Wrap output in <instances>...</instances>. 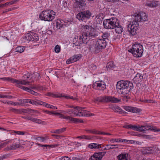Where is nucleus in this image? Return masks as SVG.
Listing matches in <instances>:
<instances>
[{"label": "nucleus", "instance_id": "dca6fc26", "mask_svg": "<svg viewBox=\"0 0 160 160\" xmlns=\"http://www.w3.org/2000/svg\"><path fill=\"white\" fill-rule=\"evenodd\" d=\"M123 108L125 110L132 112H139L141 111V109L136 107H133L129 106H123Z\"/></svg>", "mask_w": 160, "mask_h": 160}, {"label": "nucleus", "instance_id": "2eb2a0df", "mask_svg": "<svg viewBox=\"0 0 160 160\" xmlns=\"http://www.w3.org/2000/svg\"><path fill=\"white\" fill-rule=\"evenodd\" d=\"M80 107H74L73 108H74V110L68 109L67 110L66 112L62 111V113L64 114L67 113L73 116H75V113H76L77 114V113H79L78 110L79 109V108H80Z\"/></svg>", "mask_w": 160, "mask_h": 160}, {"label": "nucleus", "instance_id": "b1692460", "mask_svg": "<svg viewBox=\"0 0 160 160\" xmlns=\"http://www.w3.org/2000/svg\"><path fill=\"white\" fill-rule=\"evenodd\" d=\"M19 147L20 145L19 144H16L10 146H8L7 147L4 148V150L8 151L10 150H14L19 148Z\"/></svg>", "mask_w": 160, "mask_h": 160}, {"label": "nucleus", "instance_id": "69168bd1", "mask_svg": "<svg viewBox=\"0 0 160 160\" xmlns=\"http://www.w3.org/2000/svg\"><path fill=\"white\" fill-rule=\"evenodd\" d=\"M2 98H6L11 99L12 98V97L9 96L3 95Z\"/></svg>", "mask_w": 160, "mask_h": 160}, {"label": "nucleus", "instance_id": "f704fd0d", "mask_svg": "<svg viewBox=\"0 0 160 160\" xmlns=\"http://www.w3.org/2000/svg\"><path fill=\"white\" fill-rule=\"evenodd\" d=\"M111 109L115 112H118L120 109V108L118 106L113 104H111Z\"/></svg>", "mask_w": 160, "mask_h": 160}, {"label": "nucleus", "instance_id": "ddd939ff", "mask_svg": "<svg viewBox=\"0 0 160 160\" xmlns=\"http://www.w3.org/2000/svg\"><path fill=\"white\" fill-rule=\"evenodd\" d=\"M78 110L79 113H75V116H86L88 117L93 115V114H91L89 112L85 110L83 108L80 107Z\"/></svg>", "mask_w": 160, "mask_h": 160}, {"label": "nucleus", "instance_id": "de8ad7c7", "mask_svg": "<svg viewBox=\"0 0 160 160\" xmlns=\"http://www.w3.org/2000/svg\"><path fill=\"white\" fill-rule=\"evenodd\" d=\"M50 112L51 113L49 114V115H57V116H58V117L59 118H60V117H62V114H61V113H59L57 112H56L50 111Z\"/></svg>", "mask_w": 160, "mask_h": 160}, {"label": "nucleus", "instance_id": "37998d69", "mask_svg": "<svg viewBox=\"0 0 160 160\" xmlns=\"http://www.w3.org/2000/svg\"><path fill=\"white\" fill-rule=\"evenodd\" d=\"M139 126H137L135 125L130 124V129L133 130H136L137 131H139Z\"/></svg>", "mask_w": 160, "mask_h": 160}, {"label": "nucleus", "instance_id": "4468645a", "mask_svg": "<svg viewBox=\"0 0 160 160\" xmlns=\"http://www.w3.org/2000/svg\"><path fill=\"white\" fill-rule=\"evenodd\" d=\"M106 153V152L96 153L92 156L90 160H101L102 157Z\"/></svg>", "mask_w": 160, "mask_h": 160}, {"label": "nucleus", "instance_id": "a878e982", "mask_svg": "<svg viewBox=\"0 0 160 160\" xmlns=\"http://www.w3.org/2000/svg\"><path fill=\"white\" fill-rule=\"evenodd\" d=\"M104 15L103 13H99L96 16L95 20L98 23H100L104 18Z\"/></svg>", "mask_w": 160, "mask_h": 160}, {"label": "nucleus", "instance_id": "7ed1b4c3", "mask_svg": "<svg viewBox=\"0 0 160 160\" xmlns=\"http://www.w3.org/2000/svg\"><path fill=\"white\" fill-rule=\"evenodd\" d=\"M133 87V84L132 82L128 81L121 80L117 82L116 88L119 94L124 96V99L127 101L129 96L126 95L129 92Z\"/></svg>", "mask_w": 160, "mask_h": 160}, {"label": "nucleus", "instance_id": "bb28decb", "mask_svg": "<svg viewBox=\"0 0 160 160\" xmlns=\"http://www.w3.org/2000/svg\"><path fill=\"white\" fill-rule=\"evenodd\" d=\"M121 102V99L120 98H116L114 96H111V102L114 103H120Z\"/></svg>", "mask_w": 160, "mask_h": 160}, {"label": "nucleus", "instance_id": "f257e3e1", "mask_svg": "<svg viewBox=\"0 0 160 160\" xmlns=\"http://www.w3.org/2000/svg\"><path fill=\"white\" fill-rule=\"evenodd\" d=\"M84 32L83 33L82 37L75 36L73 39V43L78 48L80 49V46L83 43H87L86 40H89L94 38L97 35V31L96 29L91 26L85 25L82 27Z\"/></svg>", "mask_w": 160, "mask_h": 160}, {"label": "nucleus", "instance_id": "9d476101", "mask_svg": "<svg viewBox=\"0 0 160 160\" xmlns=\"http://www.w3.org/2000/svg\"><path fill=\"white\" fill-rule=\"evenodd\" d=\"M25 39L28 41L34 42H37L39 40V37L37 34L32 32L27 33L25 37Z\"/></svg>", "mask_w": 160, "mask_h": 160}, {"label": "nucleus", "instance_id": "e433bc0d", "mask_svg": "<svg viewBox=\"0 0 160 160\" xmlns=\"http://www.w3.org/2000/svg\"><path fill=\"white\" fill-rule=\"evenodd\" d=\"M63 20L64 22V23H63L64 27L69 26L71 24V22H72V20L68 18Z\"/></svg>", "mask_w": 160, "mask_h": 160}, {"label": "nucleus", "instance_id": "f03ea898", "mask_svg": "<svg viewBox=\"0 0 160 160\" xmlns=\"http://www.w3.org/2000/svg\"><path fill=\"white\" fill-rule=\"evenodd\" d=\"M133 16L134 20L130 23L127 27V29L132 35H135L139 26L138 22H144L148 20V17L146 14L141 12L138 13H135Z\"/></svg>", "mask_w": 160, "mask_h": 160}, {"label": "nucleus", "instance_id": "c03bdc74", "mask_svg": "<svg viewBox=\"0 0 160 160\" xmlns=\"http://www.w3.org/2000/svg\"><path fill=\"white\" fill-rule=\"evenodd\" d=\"M30 76L27 72H25L23 73V77L25 80H26L30 78L31 77Z\"/></svg>", "mask_w": 160, "mask_h": 160}, {"label": "nucleus", "instance_id": "a18cd8bd", "mask_svg": "<svg viewBox=\"0 0 160 160\" xmlns=\"http://www.w3.org/2000/svg\"><path fill=\"white\" fill-rule=\"evenodd\" d=\"M102 96L97 97L94 99V102H102Z\"/></svg>", "mask_w": 160, "mask_h": 160}, {"label": "nucleus", "instance_id": "4c0bfd02", "mask_svg": "<svg viewBox=\"0 0 160 160\" xmlns=\"http://www.w3.org/2000/svg\"><path fill=\"white\" fill-rule=\"evenodd\" d=\"M44 102L42 101L39 100H36V101H32V104L34 105H43L44 103Z\"/></svg>", "mask_w": 160, "mask_h": 160}, {"label": "nucleus", "instance_id": "6e6d98bb", "mask_svg": "<svg viewBox=\"0 0 160 160\" xmlns=\"http://www.w3.org/2000/svg\"><path fill=\"white\" fill-rule=\"evenodd\" d=\"M59 160H70L68 157H63L60 158Z\"/></svg>", "mask_w": 160, "mask_h": 160}, {"label": "nucleus", "instance_id": "ea45409f", "mask_svg": "<svg viewBox=\"0 0 160 160\" xmlns=\"http://www.w3.org/2000/svg\"><path fill=\"white\" fill-rule=\"evenodd\" d=\"M24 47L21 46H18L15 49L16 52L19 53L22 52L24 50Z\"/></svg>", "mask_w": 160, "mask_h": 160}, {"label": "nucleus", "instance_id": "f3484780", "mask_svg": "<svg viewBox=\"0 0 160 160\" xmlns=\"http://www.w3.org/2000/svg\"><path fill=\"white\" fill-rule=\"evenodd\" d=\"M81 57V55H75L71 57L66 61L67 64H70L71 63L75 62L79 60Z\"/></svg>", "mask_w": 160, "mask_h": 160}, {"label": "nucleus", "instance_id": "473e14b6", "mask_svg": "<svg viewBox=\"0 0 160 160\" xmlns=\"http://www.w3.org/2000/svg\"><path fill=\"white\" fill-rule=\"evenodd\" d=\"M1 102L7 104L9 105L16 106L19 105L18 102H14L9 101H1Z\"/></svg>", "mask_w": 160, "mask_h": 160}, {"label": "nucleus", "instance_id": "09e8293b", "mask_svg": "<svg viewBox=\"0 0 160 160\" xmlns=\"http://www.w3.org/2000/svg\"><path fill=\"white\" fill-rule=\"evenodd\" d=\"M10 110L14 113H19L21 111V109L13 108H11L10 109Z\"/></svg>", "mask_w": 160, "mask_h": 160}, {"label": "nucleus", "instance_id": "5fc2aeb1", "mask_svg": "<svg viewBox=\"0 0 160 160\" xmlns=\"http://www.w3.org/2000/svg\"><path fill=\"white\" fill-rule=\"evenodd\" d=\"M35 120L34 121V122L39 123V124H43V122L40 120V119L36 118H35Z\"/></svg>", "mask_w": 160, "mask_h": 160}, {"label": "nucleus", "instance_id": "20e7f679", "mask_svg": "<svg viewBox=\"0 0 160 160\" xmlns=\"http://www.w3.org/2000/svg\"><path fill=\"white\" fill-rule=\"evenodd\" d=\"M56 13L50 9H46L41 12L39 15V18L45 21H52L55 17Z\"/></svg>", "mask_w": 160, "mask_h": 160}, {"label": "nucleus", "instance_id": "6ab92c4d", "mask_svg": "<svg viewBox=\"0 0 160 160\" xmlns=\"http://www.w3.org/2000/svg\"><path fill=\"white\" fill-rule=\"evenodd\" d=\"M85 131L88 133H91L95 134L109 135V133H106L103 132L98 131L95 129H86Z\"/></svg>", "mask_w": 160, "mask_h": 160}, {"label": "nucleus", "instance_id": "2f4dec72", "mask_svg": "<svg viewBox=\"0 0 160 160\" xmlns=\"http://www.w3.org/2000/svg\"><path fill=\"white\" fill-rule=\"evenodd\" d=\"M55 97L57 98H64L67 99H72V97H70L69 96L67 95L62 93H59L55 95Z\"/></svg>", "mask_w": 160, "mask_h": 160}, {"label": "nucleus", "instance_id": "9b49d317", "mask_svg": "<svg viewBox=\"0 0 160 160\" xmlns=\"http://www.w3.org/2000/svg\"><path fill=\"white\" fill-rule=\"evenodd\" d=\"M93 88L95 89L103 90L106 88V85L103 81L95 82L93 84Z\"/></svg>", "mask_w": 160, "mask_h": 160}, {"label": "nucleus", "instance_id": "49530a36", "mask_svg": "<svg viewBox=\"0 0 160 160\" xmlns=\"http://www.w3.org/2000/svg\"><path fill=\"white\" fill-rule=\"evenodd\" d=\"M61 50L60 46L58 45H56L54 48V51L57 53H59Z\"/></svg>", "mask_w": 160, "mask_h": 160}, {"label": "nucleus", "instance_id": "338daca9", "mask_svg": "<svg viewBox=\"0 0 160 160\" xmlns=\"http://www.w3.org/2000/svg\"><path fill=\"white\" fill-rule=\"evenodd\" d=\"M11 72L12 73H17V72L16 71V70L14 68H12L11 70Z\"/></svg>", "mask_w": 160, "mask_h": 160}, {"label": "nucleus", "instance_id": "3c124183", "mask_svg": "<svg viewBox=\"0 0 160 160\" xmlns=\"http://www.w3.org/2000/svg\"><path fill=\"white\" fill-rule=\"evenodd\" d=\"M13 133H15L19 135H24L25 134V132H23L18 131H11V133L12 134H13Z\"/></svg>", "mask_w": 160, "mask_h": 160}, {"label": "nucleus", "instance_id": "393cba45", "mask_svg": "<svg viewBox=\"0 0 160 160\" xmlns=\"http://www.w3.org/2000/svg\"><path fill=\"white\" fill-rule=\"evenodd\" d=\"M88 147L91 149H98L101 148V145L96 143H91L88 145Z\"/></svg>", "mask_w": 160, "mask_h": 160}, {"label": "nucleus", "instance_id": "a211bd4d", "mask_svg": "<svg viewBox=\"0 0 160 160\" xmlns=\"http://www.w3.org/2000/svg\"><path fill=\"white\" fill-rule=\"evenodd\" d=\"M160 5V2L158 1H148L145 3V5L150 8H154Z\"/></svg>", "mask_w": 160, "mask_h": 160}, {"label": "nucleus", "instance_id": "774afa93", "mask_svg": "<svg viewBox=\"0 0 160 160\" xmlns=\"http://www.w3.org/2000/svg\"><path fill=\"white\" fill-rule=\"evenodd\" d=\"M72 160H79V159L76 157H73L72 158Z\"/></svg>", "mask_w": 160, "mask_h": 160}, {"label": "nucleus", "instance_id": "4d7b16f0", "mask_svg": "<svg viewBox=\"0 0 160 160\" xmlns=\"http://www.w3.org/2000/svg\"><path fill=\"white\" fill-rule=\"evenodd\" d=\"M8 157V154H5L2 156H0V160H2L5 158H6Z\"/></svg>", "mask_w": 160, "mask_h": 160}, {"label": "nucleus", "instance_id": "052dcab7", "mask_svg": "<svg viewBox=\"0 0 160 160\" xmlns=\"http://www.w3.org/2000/svg\"><path fill=\"white\" fill-rule=\"evenodd\" d=\"M118 148V145H112L111 144V149L116 148Z\"/></svg>", "mask_w": 160, "mask_h": 160}, {"label": "nucleus", "instance_id": "c9c22d12", "mask_svg": "<svg viewBox=\"0 0 160 160\" xmlns=\"http://www.w3.org/2000/svg\"><path fill=\"white\" fill-rule=\"evenodd\" d=\"M47 137H38L36 138L37 141L40 142H45L47 140Z\"/></svg>", "mask_w": 160, "mask_h": 160}, {"label": "nucleus", "instance_id": "4be33fe9", "mask_svg": "<svg viewBox=\"0 0 160 160\" xmlns=\"http://www.w3.org/2000/svg\"><path fill=\"white\" fill-rule=\"evenodd\" d=\"M62 117H60V118L62 119L64 118L66 119V120H68L69 122H78V119L72 118L71 117L68 116H65L63 115L62 114Z\"/></svg>", "mask_w": 160, "mask_h": 160}, {"label": "nucleus", "instance_id": "8fccbe9b", "mask_svg": "<svg viewBox=\"0 0 160 160\" xmlns=\"http://www.w3.org/2000/svg\"><path fill=\"white\" fill-rule=\"evenodd\" d=\"M65 128H62L56 130L54 132V133H60L65 131Z\"/></svg>", "mask_w": 160, "mask_h": 160}, {"label": "nucleus", "instance_id": "e2e57ef3", "mask_svg": "<svg viewBox=\"0 0 160 160\" xmlns=\"http://www.w3.org/2000/svg\"><path fill=\"white\" fill-rule=\"evenodd\" d=\"M24 100V99H18V101H20V103H18L19 105V104H22L25 102H22L23 101V100Z\"/></svg>", "mask_w": 160, "mask_h": 160}, {"label": "nucleus", "instance_id": "c756f323", "mask_svg": "<svg viewBox=\"0 0 160 160\" xmlns=\"http://www.w3.org/2000/svg\"><path fill=\"white\" fill-rule=\"evenodd\" d=\"M113 22H115V26H119V23H118V20L115 17H111V29L112 28L111 25L113 24Z\"/></svg>", "mask_w": 160, "mask_h": 160}, {"label": "nucleus", "instance_id": "cd10ccee", "mask_svg": "<svg viewBox=\"0 0 160 160\" xmlns=\"http://www.w3.org/2000/svg\"><path fill=\"white\" fill-rule=\"evenodd\" d=\"M75 3L79 7L84 6L86 5L84 0H75Z\"/></svg>", "mask_w": 160, "mask_h": 160}, {"label": "nucleus", "instance_id": "6e6552de", "mask_svg": "<svg viewBox=\"0 0 160 160\" xmlns=\"http://www.w3.org/2000/svg\"><path fill=\"white\" fill-rule=\"evenodd\" d=\"M91 13L89 11L82 12L77 15V18L79 21L86 22L91 16Z\"/></svg>", "mask_w": 160, "mask_h": 160}, {"label": "nucleus", "instance_id": "a19ab883", "mask_svg": "<svg viewBox=\"0 0 160 160\" xmlns=\"http://www.w3.org/2000/svg\"><path fill=\"white\" fill-rule=\"evenodd\" d=\"M4 142L0 144V150L10 142L9 140H6L4 141Z\"/></svg>", "mask_w": 160, "mask_h": 160}, {"label": "nucleus", "instance_id": "aec40b11", "mask_svg": "<svg viewBox=\"0 0 160 160\" xmlns=\"http://www.w3.org/2000/svg\"><path fill=\"white\" fill-rule=\"evenodd\" d=\"M143 76L139 73H138L133 79V82L135 83H139L142 80Z\"/></svg>", "mask_w": 160, "mask_h": 160}, {"label": "nucleus", "instance_id": "864d4df0", "mask_svg": "<svg viewBox=\"0 0 160 160\" xmlns=\"http://www.w3.org/2000/svg\"><path fill=\"white\" fill-rule=\"evenodd\" d=\"M25 118L27 119V120H30L34 122V121L35 120V118H34L32 117H26Z\"/></svg>", "mask_w": 160, "mask_h": 160}, {"label": "nucleus", "instance_id": "79ce46f5", "mask_svg": "<svg viewBox=\"0 0 160 160\" xmlns=\"http://www.w3.org/2000/svg\"><path fill=\"white\" fill-rule=\"evenodd\" d=\"M102 102H108L110 101V97L106 96H102Z\"/></svg>", "mask_w": 160, "mask_h": 160}, {"label": "nucleus", "instance_id": "c85d7f7f", "mask_svg": "<svg viewBox=\"0 0 160 160\" xmlns=\"http://www.w3.org/2000/svg\"><path fill=\"white\" fill-rule=\"evenodd\" d=\"M103 24L105 28L109 29L110 28V19H106L104 20Z\"/></svg>", "mask_w": 160, "mask_h": 160}, {"label": "nucleus", "instance_id": "bf43d9fd", "mask_svg": "<svg viewBox=\"0 0 160 160\" xmlns=\"http://www.w3.org/2000/svg\"><path fill=\"white\" fill-rule=\"evenodd\" d=\"M18 1V0H14L10 2V5H11L16 3Z\"/></svg>", "mask_w": 160, "mask_h": 160}, {"label": "nucleus", "instance_id": "0eeeda50", "mask_svg": "<svg viewBox=\"0 0 160 160\" xmlns=\"http://www.w3.org/2000/svg\"><path fill=\"white\" fill-rule=\"evenodd\" d=\"M106 35V34H104L102 37L99 38L96 41L95 45L96 50L95 52L96 53H98L101 49L106 47L107 45Z\"/></svg>", "mask_w": 160, "mask_h": 160}, {"label": "nucleus", "instance_id": "13d9d810", "mask_svg": "<svg viewBox=\"0 0 160 160\" xmlns=\"http://www.w3.org/2000/svg\"><path fill=\"white\" fill-rule=\"evenodd\" d=\"M37 144L40 147H50V145H41L40 144L37 143Z\"/></svg>", "mask_w": 160, "mask_h": 160}, {"label": "nucleus", "instance_id": "680f3d73", "mask_svg": "<svg viewBox=\"0 0 160 160\" xmlns=\"http://www.w3.org/2000/svg\"><path fill=\"white\" fill-rule=\"evenodd\" d=\"M136 142V141L133 140H128V143H134L135 144Z\"/></svg>", "mask_w": 160, "mask_h": 160}, {"label": "nucleus", "instance_id": "5701e85b", "mask_svg": "<svg viewBox=\"0 0 160 160\" xmlns=\"http://www.w3.org/2000/svg\"><path fill=\"white\" fill-rule=\"evenodd\" d=\"M56 27L58 29H60L61 28L64 27L63 24L64 22L63 20L57 19L56 21Z\"/></svg>", "mask_w": 160, "mask_h": 160}, {"label": "nucleus", "instance_id": "58836bf2", "mask_svg": "<svg viewBox=\"0 0 160 160\" xmlns=\"http://www.w3.org/2000/svg\"><path fill=\"white\" fill-rule=\"evenodd\" d=\"M43 106H44L47 108H49L53 109H57L56 107L52 106L51 105L45 102H44Z\"/></svg>", "mask_w": 160, "mask_h": 160}, {"label": "nucleus", "instance_id": "f8f14e48", "mask_svg": "<svg viewBox=\"0 0 160 160\" xmlns=\"http://www.w3.org/2000/svg\"><path fill=\"white\" fill-rule=\"evenodd\" d=\"M139 129V131L142 132H144L145 131L149 130L155 132H160V129L154 126H142L141 127L140 126Z\"/></svg>", "mask_w": 160, "mask_h": 160}, {"label": "nucleus", "instance_id": "423d86ee", "mask_svg": "<svg viewBox=\"0 0 160 160\" xmlns=\"http://www.w3.org/2000/svg\"><path fill=\"white\" fill-rule=\"evenodd\" d=\"M128 52L132 53L136 57H140L142 56L143 51L142 46L139 43H135L132 46V48L128 50Z\"/></svg>", "mask_w": 160, "mask_h": 160}, {"label": "nucleus", "instance_id": "1a4fd4ad", "mask_svg": "<svg viewBox=\"0 0 160 160\" xmlns=\"http://www.w3.org/2000/svg\"><path fill=\"white\" fill-rule=\"evenodd\" d=\"M146 153L147 154H152L159 156L160 150L157 146L155 145L152 147H147L146 148Z\"/></svg>", "mask_w": 160, "mask_h": 160}, {"label": "nucleus", "instance_id": "412c9836", "mask_svg": "<svg viewBox=\"0 0 160 160\" xmlns=\"http://www.w3.org/2000/svg\"><path fill=\"white\" fill-rule=\"evenodd\" d=\"M129 155L127 153H122L118 156V160H130Z\"/></svg>", "mask_w": 160, "mask_h": 160}, {"label": "nucleus", "instance_id": "0e129e2a", "mask_svg": "<svg viewBox=\"0 0 160 160\" xmlns=\"http://www.w3.org/2000/svg\"><path fill=\"white\" fill-rule=\"evenodd\" d=\"M123 127L127 129H130V124L124 125Z\"/></svg>", "mask_w": 160, "mask_h": 160}, {"label": "nucleus", "instance_id": "72a5a7b5", "mask_svg": "<svg viewBox=\"0 0 160 160\" xmlns=\"http://www.w3.org/2000/svg\"><path fill=\"white\" fill-rule=\"evenodd\" d=\"M77 138H80V139L91 140L93 138V137L92 136L84 135L78 136Z\"/></svg>", "mask_w": 160, "mask_h": 160}, {"label": "nucleus", "instance_id": "39448f33", "mask_svg": "<svg viewBox=\"0 0 160 160\" xmlns=\"http://www.w3.org/2000/svg\"><path fill=\"white\" fill-rule=\"evenodd\" d=\"M12 82L15 84L18 87L22 89L30 92V93L35 95H37L38 93L26 87L23 86L22 85H26L29 84V82L26 80H18L16 79H12Z\"/></svg>", "mask_w": 160, "mask_h": 160}, {"label": "nucleus", "instance_id": "7c9ffc66", "mask_svg": "<svg viewBox=\"0 0 160 160\" xmlns=\"http://www.w3.org/2000/svg\"><path fill=\"white\" fill-rule=\"evenodd\" d=\"M115 29L114 30L117 33H121L123 31V29L119 25V26H115L114 28Z\"/></svg>", "mask_w": 160, "mask_h": 160}, {"label": "nucleus", "instance_id": "603ef678", "mask_svg": "<svg viewBox=\"0 0 160 160\" xmlns=\"http://www.w3.org/2000/svg\"><path fill=\"white\" fill-rule=\"evenodd\" d=\"M23 102H25L27 103H30L32 104V101L30 99H24V100H22Z\"/></svg>", "mask_w": 160, "mask_h": 160}]
</instances>
